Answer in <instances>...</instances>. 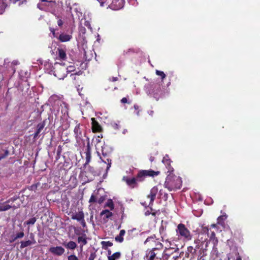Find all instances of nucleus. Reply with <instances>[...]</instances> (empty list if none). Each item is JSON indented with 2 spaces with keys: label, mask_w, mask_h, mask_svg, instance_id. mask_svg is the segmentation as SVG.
I'll use <instances>...</instances> for the list:
<instances>
[{
  "label": "nucleus",
  "mask_w": 260,
  "mask_h": 260,
  "mask_svg": "<svg viewBox=\"0 0 260 260\" xmlns=\"http://www.w3.org/2000/svg\"><path fill=\"white\" fill-rule=\"evenodd\" d=\"M68 260H78V257L74 254H72L68 257Z\"/></svg>",
  "instance_id": "nucleus-44"
},
{
  "label": "nucleus",
  "mask_w": 260,
  "mask_h": 260,
  "mask_svg": "<svg viewBox=\"0 0 260 260\" xmlns=\"http://www.w3.org/2000/svg\"><path fill=\"white\" fill-rule=\"evenodd\" d=\"M158 191V189L157 186H154L151 189L149 194L147 196V198L150 199V202L148 205V206H152L153 202L156 198Z\"/></svg>",
  "instance_id": "nucleus-10"
},
{
  "label": "nucleus",
  "mask_w": 260,
  "mask_h": 260,
  "mask_svg": "<svg viewBox=\"0 0 260 260\" xmlns=\"http://www.w3.org/2000/svg\"><path fill=\"white\" fill-rule=\"evenodd\" d=\"M159 171H154L152 170H141L139 172L136 177L129 178L128 177H123L124 180L127 185L133 188L136 187L138 182L143 181L147 177H154L159 174Z\"/></svg>",
  "instance_id": "nucleus-1"
},
{
  "label": "nucleus",
  "mask_w": 260,
  "mask_h": 260,
  "mask_svg": "<svg viewBox=\"0 0 260 260\" xmlns=\"http://www.w3.org/2000/svg\"><path fill=\"white\" fill-rule=\"evenodd\" d=\"M18 199V197H13L10 199H9V200H8L7 201H6L7 202V203H8L10 205H12V203L15 201L16 200H17Z\"/></svg>",
  "instance_id": "nucleus-41"
},
{
  "label": "nucleus",
  "mask_w": 260,
  "mask_h": 260,
  "mask_svg": "<svg viewBox=\"0 0 260 260\" xmlns=\"http://www.w3.org/2000/svg\"><path fill=\"white\" fill-rule=\"evenodd\" d=\"M45 70L49 72L51 71V69H53V66L52 65L51 63L49 62H46L44 64Z\"/></svg>",
  "instance_id": "nucleus-34"
},
{
  "label": "nucleus",
  "mask_w": 260,
  "mask_h": 260,
  "mask_svg": "<svg viewBox=\"0 0 260 260\" xmlns=\"http://www.w3.org/2000/svg\"><path fill=\"white\" fill-rule=\"evenodd\" d=\"M100 215L101 216L104 215L105 218L106 219L110 218L112 215L113 214L111 212H110L109 210L106 209L103 210L101 212Z\"/></svg>",
  "instance_id": "nucleus-27"
},
{
  "label": "nucleus",
  "mask_w": 260,
  "mask_h": 260,
  "mask_svg": "<svg viewBox=\"0 0 260 260\" xmlns=\"http://www.w3.org/2000/svg\"><path fill=\"white\" fill-rule=\"evenodd\" d=\"M24 236L23 232H21L17 234L16 237L14 238L13 241L16 240L17 239L22 238Z\"/></svg>",
  "instance_id": "nucleus-43"
},
{
  "label": "nucleus",
  "mask_w": 260,
  "mask_h": 260,
  "mask_svg": "<svg viewBox=\"0 0 260 260\" xmlns=\"http://www.w3.org/2000/svg\"><path fill=\"white\" fill-rule=\"evenodd\" d=\"M124 3V0H113L112 1L111 9L113 10H120L123 7Z\"/></svg>",
  "instance_id": "nucleus-12"
},
{
  "label": "nucleus",
  "mask_w": 260,
  "mask_h": 260,
  "mask_svg": "<svg viewBox=\"0 0 260 260\" xmlns=\"http://www.w3.org/2000/svg\"><path fill=\"white\" fill-rule=\"evenodd\" d=\"M182 182L181 178L180 177L170 173L166 179L164 186L169 191H172L180 189L182 186Z\"/></svg>",
  "instance_id": "nucleus-2"
},
{
  "label": "nucleus",
  "mask_w": 260,
  "mask_h": 260,
  "mask_svg": "<svg viewBox=\"0 0 260 260\" xmlns=\"http://www.w3.org/2000/svg\"><path fill=\"white\" fill-rule=\"evenodd\" d=\"M134 108L135 109V110H137L139 109V106L137 105H135Z\"/></svg>",
  "instance_id": "nucleus-62"
},
{
  "label": "nucleus",
  "mask_w": 260,
  "mask_h": 260,
  "mask_svg": "<svg viewBox=\"0 0 260 260\" xmlns=\"http://www.w3.org/2000/svg\"><path fill=\"white\" fill-rule=\"evenodd\" d=\"M178 250L179 249L178 248H169L166 249L162 253V257L163 259L168 260L169 258H171L173 254V252H176V251Z\"/></svg>",
  "instance_id": "nucleus-11"
},
{
  "label": "nucleus",
  "mask_w": 260,
  "mask_h": 260,
  "mask_svg": "<svg viewBox=\"0 0 260 260\" xmlns=\"http://www.w3.org/2000/svg\"><path fill=\"white\" fill-rule=\"evenodd\" d=\"M150 241L156 242V237L155 235L148 237L144 242V244H146Z\"/></svg>",
  "instance_id": "nucleus-32"
},
{
  "label": "nucleus",
  "mask_w": 260,
  "mask_h": 260,
  "mask_svg": "<svg viewBox=\"0 0 260 260\" xmlns=\"http://www.w3.org/2000/svg\"><path fill=\"white\" fill-rule=\"evenodd\" d=\"M50 30L52 33L53 37L55 38H57V36L56 35V34L55 32V29L53 28H50Z\"/></svg>",
  "instance_id": "nucleus-49"
},
{
  "label": "nucleus",
  "mask_w": 260,
  "mask_h": 260,
  "mask_svg": "<svg viewBox=\"0 0 260 260\" xmlns=\"http://www.w3.org/2000/svg\"><path fill=\"white\" fill-rule=\"evenodd\" d=\"M154 157L151 156V157H150V160L151 161H153L154 160Z\"/></svg>",
  "instance_id": "nucleus-63"
},
{
  "label": "nucleus",
  "mask_w": 260,
  "mask_h": 260,
  "mask_svg": "<svg viewBox=\"0 0 260 260\" xmlns=\"http://www.w3.org/2000/svg\"><path fill=\"white\" fill-rule=\"evenodd\" d=\"M127 100L126 98H123L121 100V102L122 103H127Z\"/></svg>",
  "instance_id": "nucleus-55"
},
{
  "label": "nucleus",
  "mask_w": 260,
  "mask_h": 260,
  "mask_svg": "<svg viewBox=\"0 0 260 260\" xmlns=\"http://www.w3.org/2000/svg\"><path fill=\"white\" fill-rule=\"evenodd\" d=\"M118 79L117 77H112V81L114 82L117 81Z\"/></svg>",
  "instance_id": "nucleus-59"
},
{
  "label": "nucleus",
  "mask_w": 260,
  "mask_h": 260,
  "mask_svg": "<svg viewBox=\"0 0 260 260\" xmlns=\"http://www.w3.org/2000/svg\"><path fill=\"white\" fill-rule=\"evenodd\" d=\"M92 129L95 131H100L101 129V127L99 123L95 120L94 118H91Z\"/></svg>",
  "instance_id": "nucleus-21"
},
{
  "label": "nucleus",
  "mask_w": 260,
  "mask_h": 260,
  "mask_svg": "<svg viewBox=\"0 0 260 260\" xmlns=\"http://www.w3.org/2000/svg\"><path fill=\"white\" fill-rule=\"evenodd\" d=\"M144 90L148 95H152L158 99V95L161 91L160 85L157 83H149L145 85Z\"/></svg>",
  "instance_id": "nucleus-5"
},
{
  "label": "nucleus",
  "mask_w": 260,
  "mask_h": 260,
  "mask_svg": "<svg viewBox=\"0 0 260 260\" xmlns=\"http://www.w3.org/2000/svg\"><path fill=\"white\" fill-rule=\"evenodd\" d=\"M125 233V230H121L120 231L119 235H117V236H116V237L115 238V241H116L117 242H120V243L122 242L124 240L123 237Z\"/></svg>",
  "instance_id": "nucleus-22"
},
{
  "label": "nucleus",
  "mask_w": 260,
  "mask_h": 260,
  "mask_svg": "<svg viewBox=\"0 0 260 260\" xmlns=\"http://www.w3.org/2000/svg\"><path fill=\"white\" fill-rule=\"evenodd\" d=\"M201 233L202 234H209V229L207 226H202L201 229Z\"/></svg>",
  "instance_id": "nucleus-36"
},
{
  "label": "nucleus",
  "mask_w": 260,
  "mask_h": 260,
  "mask_svg": "<svg viewBox=\"0 0 260 260\" xmlns=\"http://www.w3.org/2000/svg\"><path fill=\"white\" fill-rule=\"evenodd\" d=\"M74 133L76 140V146H81L84 145V142L83 140V136L85 137V127L83 125L80 124H77L74 129Z\"/></svg>",
  "instance_id": "nucleus-4"
},
{
  "label": "nucleus",
  "mask_w": 260,
  "mask_h": 260,
  "mask_svg": "<svg viewBox=\"0 0 260 260\" xmlns=\"http://www.w3.org/2000/svg\"><path fill=\"white\" fill-rule=\"evenodd\" d=\"M101 244L103 246V248L104 249H107L108 247H111L113 245V243L110 241H102L101 242Z\"/></svg>",
  "instance_id": "nucleus-31"
},
{
  "label": "nucleus",
  "mask_w": 260,
  "mask_h": 260,
  "mask_svg": "<svg viewBox=\"0 0 260 260\" xmlns=\"http://www.w3.org/2000/svg\"><path fill=\"white\" fill-rule=\"evenodd\" d=\"M9 154V152L8 150H5L4 153L0 155V160L7 157Z\"/></svg>",
  "instance_id": "nucleus-42"
},
{
  "label": "nucleus",
  "mask_w": 260,
  "mask_h": 260,
  "mask_svg": "<svg viewBox=\"0 0 260 260\" xmlns=\"http://www.w3.org/2000/svg\"><path fill=\"white\" fill-rule=\"evenodd\" d=\"M102 156L100 155V157L101 159L102 160V161L107 165V166L106 168V173L107 174L108 171L109 170L110 168L111 167V160L109 158H107L108 154L106 151H105L104 148L103 147L102 148Z\"/></svg>",
  "instance_id": "nucleus-9"
},
{
  "label": "nucleus",
  "mask_w": 260,
  "mask_h": 260,
  "mask_svg": "<svg viewBox=\"0 0 260 260\" xmlns=\"http://www.w3.org/2000/svg\"><path fill=\"white\" fill-rule=\"evenodd\" d=\"M235 260H242V258L240 256L238 255Z\"/></svg>",
  "instance_id": "nucleus-60"
},
{
  "label": "nucleus",
  "mask_w": 260,
  "mask_h": 260,
  "mask_svg": "<svg viewBox=\"0 0 260 260\" xmlns=\"http://www.w3.org/2000/svg\"><path fill=\"white\" fill-rule=\"evenodd\" d=\"M35 243H36V241L35 240H34L33 242L30 240H27V241H21V245H20V248H24L26 247L31 245L32 244H34Z\"/></svg>",
  "instance_id": "nucleus-24"
},
{
  "label": "nucleus",
  "mask_w": 260,
  "mask_h": 260,
  "mask_svg": "<svg viewBox=\"0 0 260 260\" xmlns=\"http://www.w3.org/2000/svg\"><path fill=\"white\" fill-rule=\"evenodd\" d=\"M154 250L152 249L151 251H150V257L149 260H153L155 257L157 253H155Z\"/></svg>",
  "instance_id": "nucleus-40"
},
{
  "label": "nucleus",
  "mask_w": 260,
  "mask_h": 260,
  "mask_svg": "<svg viewBox=\"0 0 260 260\" xmlns=\"http://www.w3.org/2000/svg\"><path fill=\"white\" fill-rule=\"evenodd\" d=\"M57 24L60 27L62 26V25L63 24V21L61 19H59L57 20Z\"/></svg>",
  "instance_id": "nucleus-50"
},
{
  "label": "nucleus",
  "mask_w": 260,
  "mask_h": 260,
  "mask_svg": "<svg viewBox=\"0 0 260 260\" xmlns=\"http://www.w3.org/2000/svg\"><path fill=\"white\" fill-rule=\"evenodd\" d=\"M104 200V198L103 197H101L99 200H98V203L99 204H101Z\"/></svg>",
  "instance_id": "nucleus-56"
},
{
  "label": "nucleus",
  "mask_w": 260,
  "mask_h": 260,
  "mask_svg": "<svg viewBox=\"0 0 260 260\" xmlns=\"http://www.w3.org/2000/svg\"><path fill=\"white\" fill-rule=\"evenodd\" d=\"M62 245L64 246L67 249L70 250H74L77 246V244L72 241H70L68 242H64L62 243Z\"/></svg>",
  "instance_id": "nucleus-16"
},
{
  "label": "nucleus",
  "mask_w": 260,
  "mask_h": 260,
  "mask_svg": "<svg viewBox=\"0 0 260 260\" xmlns=\"http://www.w3.org/2000/svg\"><path fill=\"white\" fill-rule=\"evenodd\" d=\"M156 244H155V247L153 248V249L155 250H159V249H161L162 248V247H163V245L162 244L160 243L158 241H156Z\"/></svg>",
  "instance_id": "nucleus-35"
},
{
  "label": "nucleus",
  "mask_w": 260,
  "mask_h": 260,
  "mask_svg": "<svg viewBox=\"0 0 260 260\" xmlns=\"http://www.w3.org/2000/svg\"><path fill=\"white\" fill-rule=\"evenodd\" d=\"M121 256L120 252H116L111 255H108V260H117Z\"/></svg>",
  "instance_id": "nucleus-23"
},
{
  "label": "nucleus",
  "mask_w": 260,
  "mask_h": 260,
  "mask_svg": "<svg viewBox=\"0 0 260 260\" xmlns=\"http://www.w3.org/2000/svg\"><path fill=\"white\" fill-rule=\"evenodd\" d=\"M18 208V206L15 205H10L7 201L0 203V211H5L10 209H16Z\"/></svg>",
  "instance_id": "nucleus-13"
},
{
  "label": "nucleus",
  "mask_w": 260,
  "mask_h": 260,
  "mask_svg": "<svg viewBox=\"0 0 260 260\" xmlns=\"http://www.w3.org/2000/svg\"><path fill=\"white\" fill-rule=\"evenodd\" d=\"M85 153L86 155V162L84 165L86 166L89 164L91 159V151L89 142L87 143Z\"/></svg>",
  "instance_id": "nucleus-15"
},
{
  "label": "nucleus",
  "mask_w": 260,
  "mask_h": 260,
  "mask_svg": "<svg viewBox=\"0 0 260 260\" xmlns=\"http://www.w3.org/2000/svg\"><path fill=\"white\" fill-rule=\"evenodd\" d=\"M70 77L73 80L76 79V74H71Z\"/></svg>",
  "instance_id": "nucleus-57"
},
{
  "label": "nucleus",
  "mask_w": 260,
  "mask_h": 260,
  "mask_svg": "<svg viewBox=\"0 0 260 260\" xmlns=\"http://www.w3.org/2000/svg\"><path fill=\"white\" fill-rule=\"evenodd\" d=\"M84 218V214L82 211L79 212L77 213L73 214L72 215V219L77 220L78 221H80L83 220Z\"/></svg>",
  "instance_id": "nucleus-20"
},
{
  "label": "nucleus",
  "mask_w": 260,
  "mask_h": 260,
  "mask_svg": "<svg viewBox=\"0 0 260 260\" xmlns=\"http://www.w3.org/2000/svg\"><path fill=\"white\" fill-rule=\"evenodd\" d=\"M148 114L150 115H152L153 114V111H149L148 112Z\"/></svg>",
  "instance_id": "nucleus-61"
},
{
  "label": "nucleus",
  "mask_w": 260,
  "mask_h": 260,
  "mask_svg": "<svg viewBox=\"0 0 260 260\" xmlns=\"http://www.w3.org/2000/svg\"><path fill=\"white\" fill-rule=\"evenodd\" d=\"M78 242L79 243H81L80 249L81 251H82L83 245H85L87 244V240L85 237L80 236L78 238Z\"/></svg>",
  "instance_id": "nucleus-25"
},
{
  "label": "nucleus",
  "mask_w": 260,
  "mask_h": 260,
  "mask_svg": "<svg viewBox=\"0 0 260 260\" xmlns=\"http://www.w3.org/2000/svg\"><path fill=\"white\" fill-rule=\"evenodd\" d=\"M113 127H114V128L116 129H119V126L118 124L116 123H114L113 124Z\"/></svg>",
  "instance_id": "nucleus-52"
},
{
  "label": "nucleus",
  "mask_w": 260,
  "mask_h": 260,
  "mask_svg": "<svg viewBox=\"0 0 260 260\" xmlns=\"http://www.w3.org/2000/svg\"><path fill=\"white\" fill-rule=\"evenodd\" d=\"M180 258V257L178 255H172V256L171 257V260H177L178 259H179Z\"/></svg>",
  "instance_id": "nucleus-51"
},
{
  "label": "nucleus",
  "mask_w": 260,
  "mask_h": 260,
  "mask_svg": "<svg viewBox=\"0 0 260 260\" xmlns=\"http://www.w3.org/2000/svg\"><path fill=\"white\" fill-rule=\"evenodd\" d=\"M95 255L94 253H91L88 258V260H93L95 258Z\"/></svg>",
  "instance_id": "nucleus-48"
},
{
  "label": "nucleus",
  "mask_w": 260,
  "mask_h": 260,
  "mask_svg": "<svg viewBox=\"0 0 260 260\" xmlns=\"http://www.w3.org/2000/svg\"><path fill=\"white\" fill-rule=\"evenodd\" d=\"M50 74H53L58 79H63L68 74V70L64 63L56 62L54 63L53 69L49 72Z\"/></svg>",
  "instance_id": "nucleus-3"
},
{
  "label": "nucleus",
  "mask_w": 260,
  "mask_h": 260,
  "mask_svg": "<svg viewBox=\"0 0 260 260\" xmlns=\"http://www.w3.org/2000/svg\"><path fill=\"white\" fill-rule=\"evenodd\" d=\"M49 251L55 256H59L63 254L65 249L60 246H52L49 248Z\"/></svg>",
  "instance_id": "nucleus-8"
},
{
  "label": "nucleus",
  "mask_w": 260,
  "mask_h": 260,
  "mask_svg": "<svg viewBox=\"0 0 260 260\" xmlns=\"http://www.w3.org/2000/svg\"><path fill=\"white\" fill-rule=\"evenodd\" d=\"M150 207V210H151V211H147L146 212H145V215L146 216H148L151 214H152L153 215L155 216V213H151V211H152V209L151 208V206H149Z\"/></svg>",
  "instance_id": "nucleus-46"
},
{
  "label": "nucleus",
  "mask_w": 260,
  "mask_h": 260,
  "mask_svg": "<svg viewBox=\"0 0 260 260\" xmlns=\"http://www.w3.org/2000/svg\"><path fill=\"white\" fill-rule=\"evenodd\" d=\"M74 67L73 66H69L68 67H67V69L68 70V73L71 72L74 70Z\"/></svg>",
  "instance_id": "nucleus-47"
},
{
  "label": "nucleus",
  "mask_w": 260,
  "mask_h": 260,
  "mask_svg": "<svg viewBox=\"0 0 260 260\" xmlns=\"http://www.w3.org/2000/svg\"><path fill=\"white\" fill-rule=\"evenodd\" d=\"M45 125V122L43 121L42 122H40L39 123L38 125H37V131L34 134V138L35 139L37 138L39 134L41 133V132L43 130V129L44 128V126Z\"/></svg>",
  "instance_id": "nucleus-19"
},
{
  "label": "nucleus",
  "mask_w": 260,
  "mask_h": 260,
  "mask_svg": "<svg viewBox=\"0 0 260 260\" xmlns=\"http://www.w3.org/2000/svg\"><path fill=\"white\" fill-rule=\"evenodd\" d=\"M168 194L167 193H164V197L163 198L165 200H167V199H168Z\"/></svg>",
  "instance_id": "nucleus-58"
},
{
  "label": "nucleus",
  "mask_w": 260,
  "mask_h": 260,
  "mask_svg": "<svg viewBox=\"0 0 260 260\" xmlns=\"http://www.w3.org/2000/svg\"><path fill=\"white\" fill-rule=\"evenodd\" d=\"M177 235L179 236L189 240L191 239V235L189 231L186 228L185 225L182 223H179L176 230Z\"/></svg>",
  "instance_id": "nucleus-6"
},
{
  "label": "nucleus",
  "mask_w": 260,
  "mask_h": 260,
  "mask_svg": "<svg viewBox=\"0 0 260 260\" xmlns=\"http://www.w3.org/2000/svg\"><path fill=\"white\" fill-rule=\"evenodd\" d=\"M108 255H111V251L110 250H108Z\"/></svg>",
  "instance_id": "nucleus-64"
},
{
  "label": "nucleus",
  "mask_w": 260,
  "mask_h": 260,
  "mask_svg": "<svg viewBox=\"0 0 260 260\" xmlns=\"http://www.w3.org/2000/svg\"><path fill=\"white\" fill-rule=\"evenodd\" d=\"M199 254H201L203 258L207 255V249L206 248H201L198 250Z\"/></svg>",
  "instance_id": "nucleus-38"
},
{
  "label": "nucleus",
  "mask_w": 260,
  "mask_h": 260,
  "mask_svg": "<svg viewBox=\"0 0 260 260\" xmlns=\"http://www.w3.org/2000/svg\"><path fill=\"white\" fill-rule=\"evenodd\" d=\"M217 245H213L212 250L211 252V256L213 258H215L218 256V250L217 248Z\"/></svg>",
  "instance_id": "nucleus-28"
},
{
  "label": "nucleus",
  "mask_w": 260,
  "mask_h": 260,
  "mask_svg": "<svg viewBox=\"0 0 260 260\" xmlns=\"http://www.w3.org/2000/svg\"><path fill=\"white\" fill-rule=\"evenodd\" d=\"M226 218L227 216L226 214L220 216L217 218V223L223 225L224 224V221L226 219Z\"/></svg>",
  "instance_id": "nucleus-29"
},
{
  "label": "nucleus",
  "mask_w": 260,
  "mask_h": 260,
  "mask_svg": "<svg viewBox=\"0 0 260 260\" xmlns=\"http://www.w3.org/2000/svg\"><path fill=\"white\" fill-rule=\"evenodd\" d=\"M106 206L109 207L111 210L113 209L114 205L112 201L111 200H109L106 204Z\"/></svg>",
  "instance_id": "nucleus-37"
},
{
  "label": "nucleus",
  "mask_w": 260,
  "mask_h": 260,
  "mask_svg": "<svg viewBox=\"0 0 260 260\" xmlns=\"http://www.w3.org/2000/svg\"><path fill=\"white\" fill-rule=\"evenodd\" d=\"M210 238V240L212 242L213 245H217L218 244V239L215 236V234L214 232H212L210 235L208 236Z\"/></svg>",
  "instance_id": "nucleus-26"
},
{
  "label": "nucleus",
  "mask_w": 260,
  "mask_h": 260,
  "mask_svg": "<svg viewBox=\"0 0 260 260\" xmlns=\"http://www.w3.org/2000/svg\"><path fill=\"white\" fill-rule=\"evenodd\" d=\"M200 248L199 247L196 246V248L193 249L192 247H189L188 248V251L190 252V260H204L203 258V256H201V254H199L198 250Z\"/></svg>",
  "instance_id": "nucleus-7"
},
{
  "label": "nucleus",
  "mask_w": 260,
  "mask_h": 260,
  "mask_svg": "<svg viewBox=\"0 0 260 260\" xmlns=\"http://www.w3.org/2000/svg\"><path fill=\"white\" fill-rule=\"evenodd\" d=\"M156 74L158 76H160L162 80H163L166 77V75L162 71L156 70Z\"/></svg>",
  "instance_id": "nucleus-39"
},
{
  "label": "nucleus",
  "mask_w": 260,
  "mask_h": 260,
  "mask_svg": "<svg viewBox=\"0 0 260 260\" xmlns=\"http://www.w3.org/2000/svg\"><path fill=\"white\" fill-rule=\"evenodd\" d=\"M37 187V185L36 184H34V185H32L30 188V189L32 190H35Z\"/></svg>",
  "instance_id": "nucleus-54"
},
{
  "label": "nucleus",
  "mask_w": 260,
  "mask_h": 260,
  "mask_svg": "<svg viewBox=\"0 0 260 260\" xmlns=\"http://www.w3.org/2000/svg\"><path fill=\"white\" fill-rule=\"evenodd\" d=\"M36 220H37V218L36 217H32L31 218H30L29 219H28V220L25 221L24 222V224L25 225H34L35 222H36Z\"/></svg>",
  "instance_id": "nucleus-30"
},
{
  "label": "nucleus",
  "mask_w": 260,
  "mask_h": 260,
  "mask_svg": "<svg viewBox=\"0 0 260 260\" xmlns=\"http://www.w3.org/2000/svg\"><path fill=\"white\" fill-rule=\"evenodd\" d=\"M80 223L81 224V225L83 226V227H85L86 226V222H85V221L84 220V218H83V220H81L80 221Z\"/></svg>",
  "instance_id": "nucleus-53"
},
{
  "label": "nucleus",
  "mask_w": 260,
  "mask_h": 260,
  "mask_svg": "<svg viewBox=\"0 0 260 260\" xmlns=\"http://www.w3.org/2000/svg\"><path fill=\"white\" fill-rule=\"evenodd\" d=\"M95 202H96V198L93 194H92L90 197L89 202L91 203H94Z\"/></svg>",
  "instance_id": "nucleus-45"
},
{
  "label": "nucleus",
  "mask_w": 260,
  "mask_h": 260,
  "mask_svg": "<svg viewBox=\"0 0 260 260\" xmlns=\"http://www.w3.org/2000/svg\"><path fill=\"white\" fill-rule=\"evenodd\" d=\"M56 38L61 42H66L70 41L72 38V36L62 32L59 36H57Z\"/></svg>",
  "instance_id": "nucleus-14"
},
{
  "label": "nucleus",
  "mask_w": 260,
  "mask_h": 260,
  "mask_svg": "<svg viewBox=\"0 0 260 260\" xmlns=\"http://www.w3.org/2000/svg\"><path fill=\"white\" fill-rule=\"evenodd\" d=\"M102 7H106L107 8H110L111 9L112 1L113 0H96Z\"/></svg>",
  "instance_id": "nucleus-17"
},
{
  "label": "nucleus",
  "mask_w": 260,
  "mask_h": 260,
  "mask_svg": "<svg viewBox=\"0 0 260 260\" xmlns=\"http://www.w3.org/2000/svg\"><path fill=\"white\" fill-rule=\"evenodd\" d=\"M162 162L168 166H170L171 160L169 158V156L168 155H166V156L163 158Z\"/></svg>",
  "instance_id": "nucleus-33"
},
{
  "label": "nucleus",
  "mask_w": 260,
  "mask_h": 260,
  "mask_svg": "<svg viewBox=\"0 0 260 260\" xmlns=\"http://www.w3.org/2000/svg\"><path fill=\"white\" fill-rule=\"evenodd\" d=\"M58 57L62 60H65L67 58L66 51L62 48H58L56 52Z\"/></svg>",
  "instance_id": "nucleus-18"
}]
</instances>
